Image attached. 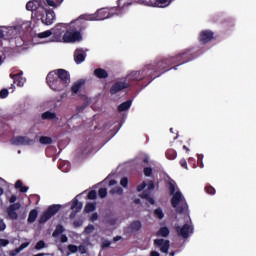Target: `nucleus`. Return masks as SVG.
Here are the masks:
<instances>
[{
  "label": "nucleus",
  "mask_w": 256,
  "mask_h": 256,
  "mask_svg": "<svg viewBox=\"0 0 256 256\" xmlns=\"http://www.w3.org/2000/svg\"><path fill=\"white\" fill-rule=\"evenodd\" d=\"M199 55H201L199 51H195L193 48H187L175 56L162 58L157 62L145 65L140 71L131 72L127 76V79L128 81H144L143 87H147L157 77H161V75L167 73V71H171V69L177 71V67L185 65V63H189L193 59H197Z\"/></svg>",
  "instance_id": "1"
},
{
  "label": "nucleus",
  "mask_w": 256,
  "mask_h": 256,
  "mask_svg": "<svg viewBox=\"0 0 256 256\" xmlns=\"http://www.w3.org/2000/svg\"><path fill=\"white\" fill-rule=\"evenodd\" d=\"M63 0H30L26 4L27 11H31L32 19L42 21L44 25H53L55 21V11L46 9V7H59Z\"/></svg>",
  "instance_id": "2"
},
{
  "label": "nucleus",
  "mask_w": 256,
  "mask_h": 256,
  "mask_svg": "<svg viewBox=\"0 0 256 256\" xmlns=\"http://www.w3.org/2000/svg\"><path fill=\"white\" fill-rule=\"evenodd\" d=\"M46 83L52 91H65L71 83V75L65 69H56L48 73Z\"/></svg>",
  "instance_id": "3"
},
{
  "label": "nucleus",
  "mask_w": 256,
  "mask_h": 256,
  "mask_svg": "<svg viewBox=\"0 0 256 256\" xmlns=\"http://www.w3.org/2000/svg\"><path fill=\"white\" fill-rule=\"evenodd\" d=\"M171 205L174 209H176L177 213H185L187 209H189V205H187V200H185V196L181 191H177L172 194Z\"/></svg>",
  "instance_id": "4"
},
{
  "label": "nucleus",
  "mask_w": 256,
  "mask_h": 256,
  "mask_svg": "<svg viewBox=\"0 0 256 256\" xmlns=\"http://www.w3.org/2000/svg\"><path fill=\"white\" fill-rule=\"evenodd\" d=\"M114 8H101L96 11L94 14H89L86 16V19L90 21H105V19H109V17H113V11Z\"/></svg>",
  "instance_id": "5"
},
{
  "label": "nucleus",
  "mask_w": 256,
  "mask_h": 256,
  "mask_svg": "<svg viewBox=\"0 0 256 256\" xmlns=\"http://www.w3.org/2000/svg\"><path fill=\"white\" fill-rule=\"evenodd\" d=\"M9 201L12 204L7 208V215L12 221H17V219H19V214H17V211L21 209V203H15V201H17V196L15 195H12Z\"/></svg>",
  "instance_id": "6"
},
{
  "label": "nucleus",
  "mask_w": 256,
  "mask_h": 256,
  "mask_svg": "<svg viewBox=\"0 0 256 256\" xmlns=\"http://www.w3.org/2000/svg\"><path fill=\"white\" fill-rule=\"evenodd\" d=\"M88 15H81L78 19L70 23V29L76 33H83L87 29V19Z\"/></svg>",
  "instance_id": "7"
},
{
  "label": "nucleus",
  "mask_w": 256,
  "mask_h": 256,
  "mask_svg": "<svg viewBox=\"0 0 256 256\" xmlns=\"http://www.w3.org/2000/svg\"><path fill=\"white\" fill-rule=\"evenodd\" d=\"M59 211H61L60 204H53V205L49 206L48 209L45 212H43V214L41 215V217L39 219V223L40 224L47 223V221L49 219H51V217L57 215V213H59Z\"/></svg>",
  "instance_id": "8"
},
{
  "label": "nucleus",
  "mask_w": 256,
  "mask_h": 256,
  "mask_svg": "<svg viewBox=\"0 0 256 256\" xmlns=\"http://www.w3.org/2000/svg\"><path fill=\"white\" fill-rule=\"evenodd\" d=\"M79 41H83V36L71 28H69V30H67L63 35L64 43H77Z\"/></svg>",
  "instance_id": "9"
},
{
  "label": "nucleus",
  "mask_w": 256,
  "mask_h": 256,
  "mask_svg": "<svg viewBox=\"0 0 256 256\" xmlns=\"http://www.w3.org/2000/svg\"><path fill=\"white\" fill-rule=\"evenodd\" d=\"M175 231L179 237H183V239H189V233H193V226L189 224H184L182 227L176 225Z\"/></svg>",
  "instance_id": "10"
},
{
  "label": "nucleus",
  "mask_w": 256,
  "mask_h": 256,
  "mask_svg": "<svg viewBox=\"0 0 256 256\" xmlns=\"http://www.w3.org/2000/svg\"><path fill=\"white\" fill-rule=\"evenodd\" d=\"M138 2L148 7H168L169 5V0H138Z\"/></svg>",
  "instance_id": "11"
},
{
  "label": "nucleus",
  "mask_w": 256,
  "mask_h": 256,
  "mask_svg": "<svg viewBox=\"0 0 256 256\" xmlns=\"http://www.w3.org/2000/svg\"><path fill=\"white\" fill-rule=\"evenodd\" d=\"M215 33L211 30H202L199 34V41L201 45H207L213 41Z\"/></svg>",
  "instance_id": "12"
},
{
  "label": "nucleus",
  "mask_w": 256,
  "mask_h": 256,
  "mask_svg": "<svg viewBox=\"0 0 256 256\" xmlns=\"http://www.w3.org/2000/svg\"><path fill=\"white\" fill-rule=\"evenodd\" d=\"M51 31L54 41H63V36L65 35V26L63 24H57Z\"/></svg>",
  "instance_id": "13"
},
{
  "label": "nucleus",
  "mask_w": 256,
  "mask_h": 256,
  "mask_svg": "<svg viewBox=\"0 0 256 256\" xmlns=\"http://www.w3.org/2000/svg\"><path fill=\"white\" fill-rule=\"evenodd\" d=\"M129 87H131V84H129L127 81L116 82L111 86L110 94L117 95V93L123 91V89H129Z\"/></svg>",
  "instance_id": "14"
},
{
  "label": "nucleus",
  "mask_w": 256,
  "mask_h": 256,
  "mask_svg": "<svg viewBox=\"0 0 256 256\" xmlns=\"http://www.w3.org/2000/svg\"><path fill=\"white\" fill-rule=\"evenodd\" d=\"M154 245L160 249L161 253L167 254L169 253V247H171V241L165 240L163 238L155 239Z\"/></svg>",
  "instance_id": "15"
},
{
  "label": "nucleus",
  "mask_w": 256,
  "mask_h": 256,
  "mask_svg": "<svg viewBox=\"0 0 256 256\" xmlns=\"http://www.w3.org/2000/svg\"><path fill=\"white\" fill-rule=\"evenodd\" d=\"M33 143V140L29 139L27 136H16L11 139L12 145H31Z\"/></svg>",
  "instance_id": "16"
},
{
  "label": "nucleus",
  "mask_w": 256,
  "mask_h": 256,
  "mask_svg": "<svg viewBox=\"0 0 256 256\" xmlns=\"http://www.w3.org/2000/svg\"><path fill=\"white\" fill-rule=\"evenodd\" d=\"M87 57V53L83 51V48H78L74 52V61L77 65H81L85 58Z\"/></svg>",
  "instance_id": "17"
},
{
  "label": "nucleus",
  "mask_w": 256,
  "mask_h": 256,
  "mask_svg": "<svg viewBox=\"0 0 256 256\" xmlns=\"http://www.w3.org/2000/svg\"><path fill=\"white\" fill-rule=\"evenodd\" d=\"M10 79H13L14 84L18 87H23V73H17V74H10Z\"/></svg>",
  "instance_id": "18"
},
{
  "label": "nucleus",
  "mask_w": 256,
  "mask_h": 256,
  "mask_svg": "<svg viewBox=\"0 0 256 256\" xmlns=\"http://www.w3.org/2000/svg\"><path fill=\"white\" fill-rule=\"evenodd\" d=\"M94 75L95 77H97L98 79H107V77H109V73L107 72V70L103 69V68H97L94 70Z\"/></svg>",
  "instance_id": "19"
},
{
  "label": "nucleus",
  "mask_w": 256,
  "mask_h": 256,
  "mask_svg": "<svg viewBox=\"0 0 256 256\" xmlns=\"http://www.w3.org/2000/svg\"><path fill=\"white\" fill-rule=\"evenodd\" d=\"M141 227H142L141 221L135 220L130 223L128 229H130L131 233H137V231H141Z\"/></svg>",
  "instance_id": "20"
},
{
  "label": "nucleus",
  "mask_w": 256,
  "mask_h": 256,
  "mask_svg": "<svg viewBox=\"0 0 256 256\" xmlns=\"http://www.w3.org/2000/svg\"><path fill=\"white\" fill-rule=\"evenodd\" d=\"M41 119H43V121H53L54 119H57V113L46 111L42 113Z\"/></svg>",
  "instance_id": "21"
},
{
  "label": "nucleus",
  "mask_w": 256,
  "mask_h": 256,
  "mask_svg": "<svg viewBox=\"0 0 256 256\" xmlns=\"http://www.w3.org/2000/svg\"><path fill=\"white\" fill-rule=\"evenodd\" d=\"M81 209H83V203L79 202L77 198L73 199L71 210L75 211V213L81 212Z\"/></svg>",
  "instance_id": "22"
},
{
  "label": "nucleus",
  "mask_w": 256,
  "mask_h": 256,
  "mask_svg": "<svg viewBox=\"0 0 256 256\" xmlns=\"http://www.w3.org/2000/svg\"><path fill=\"white\" fill-rule=\"evenodd\" d=\"M132 103H133L132 100H127V101L121 103V104L118 106V111H119V113H123V111H129V109H131Z\"/></svg>",
  "instance_id": "23"
},
{
  "label": "nucleus",
  "mask_w": 256,
  "mask_h": 256,
  "mask_svg": "<svg viewBox=\"0 0 256 256\" xmlns=\"http://www.w3.org/2000/svg\"><path fill=\"white\" fill-rule=\"evenodd\" d=\"M38 215H39V212L37 211V209L31 210L27 219L28 223H35V221H37Z\"/></svg>",
  "instance_id": "24"
},
{
  "label": "nucleus",
  "mask_w": 256,
  "mask_h": 256,
  "mask_svg": "<svg viewBox=\"0 0 256 256\" xmlns=\"http://www.w3.org/2000/svg\"><path fill=\"white\" fill-rule=\"evenodd\" d=\"M169 233H171V231L169 230V227L164 226L158 230L156 235L157 237H169Z\"/></svg>",
  "instance_id": "25"
},
{
  "label": "nucleus",
  "mask_w": 256,
  "mask_h": 256,
  "mask_svg": "<svg viewBox=\"0 0 256 256\" xmlns=\"http://www.w3.org/2000/svg\"><path fill=\"white\" fill-rule=\"evenodd\" d=\"M135 3H139V0H134ZM129 5H133V2L130 0H118V7L123 9L124 7H129Z\"/></svg>",
  "instance_id": "26"
},
{
  "label": "nucleus",
  "mask_w": 256,
  "mask_h": 256,
  "mask_svg": "<svg viewBox=\"0 0 256 256\" xmlns=\"http://www.w3.org/2000/svg\"><path fill=\"white\" fill-rule=\"evenodd\" d=\"M83 83H84L83 81H78V82L74 83L73 86L71 87L72 93L77 95V93H79L81 87H83Z\"/></svg>",
  "instance_id": "27"
},
{
  "label": "nucleus",
  "mask_w": 256,
  "mask_h": 256,
  "mask_svg": "<svg viewBox=\"0 0 256 256\" xmlns=\"http://www.w3.org/2000/svg\"><path fill=\"white\" fill-rule=\"evenodd\" d=\"M166 157L170 160L173 161L174 159H177V151L173 149H168L165 153Z\"/></svg>",
  "instance_id": "28"
},
{
  "label": "nucleus",
  "mask_w": 256,
  "mask_h": 256,
  "mask_svg": "<svg viewBox=\"0 0 256 256\" xmlns=\"http://www.w3.org/2000/svg\"><path fill=\"white\" fill-rule=\"evenodd\" d=\"M64 231H65V228L63 227V225H57L56 229L52 233V237H59L61 233H64Z\"/></svg>",
  "instance_id": "29"
},
{
  "label": "nucleus",
  "mask_w": 256,
  "mask_h": 256,
  "mask_svg": "<svg viewBox=\"0 0 256 256\" xmlns=\"http://www.w3.org/2000/svg\"><path fill=\"white\" fill-rule=\"evenodd\" d=\"M97 209V204L96 203H87L84 211L85 213H92V211H95Z\"/></svg>",
  "instance_id": "30"
},
{
  "label": "nucleus",
  "mask_w": 256,
  "mask_h": 256,
  "mask_svg": "<svg viewBox=\"0 0 256 256\" xmlns=\"http://www.w3.org/2000/svg\"><path fill=\"white\" fill-rule=\"evenodd\" d=\"M39 142L42 145H51L53 143V139H51L49 136H41Z\"/></svg>",
  "instance_id": "31"
},
{
  "label": "nucleus",
  "mask_w": 256,
  "mask_h": 256,
  "mask_svg": "<svg viewBox=\"0 0 256 256\" xmlns=\"http://www.w3.org/2000/svg\"><path fill=\"white\" fill-rule=\"evenodd\" d=\"M53 35L52 30H46L44 32L38 33L37 38L38 39H47V37H51Z\"/></svg>",
  "instance_id": "32"
},
{
  "label": "nucleus",
  "mask_w": 256,
  "mask_h": 256,
  "mask_svg": "<svg viewBox=\"0 0 256 256\" xmlns=\"http://www.w3.org/2000/svg\"><path fill=\"white\" fill-rule=\"evenodd\" d=\"M111 195H123V188L121 187H114L110 190Z\"/></svg>",
  "instance_id": "33"
},
{
  "label": "nucleus",
  "mask_w": 256,
  "mask_h": 256,
  "mask_svg": "<svg viewBox=\"0 0 256 256\" xmlns=\"http://www.w3.org/2000/svg\"><path fill=\"white\" fill-rule=\"evenodd\" d=\"M205 191H206V193H208V195H215V193H217V191L215 190V188L213 186H211V184H209L205 187Z\"/></svg>",
  "instance_id": "34"
},
{
  "label": "nucleus",
  "mask_w": 256,
  "mask_h": 256,
  "mask_svg": "<svg viewBox=\"0 0 256 256\" xmlns=\"http://www.w3.org/2000/svg\"><path fill=\"white\" fill-rule=\"evenodd\" d=\"M154 215L158 218V219H163V217H165V214L163 213V210L161 208H157L154 211Z\"/></svg>",
  "instance_id": "35"
},
{
  "label": "nucleus",
  "mask_w": 256,
  "mask_h": 256,
  "mask_svg": "<svg viewBox=\"0 0 256 256\" xmlns=\"http://www.w3.org/2000/svg\"><path fill=\"white\" fill-rule=\"evenodd\" d=\"M98 195L100 199H105V197H107V188H100L98 190Z\"/></svg>",
  "instance_id": "36"
},
{
  "label": "nucleus",
  "mask_w": 256,
  "mask_h": 256,
  "mask_svg": "<svg viewBox=\"0 0 256 256\" xmlns=\"http://www.w3.org/2000/svg\"><path fill=\"white\" fill-rule=\"evenodd\" d=\"M36 251H41V249H45V241L40 240L36 243L35 246Z\"/></svg>",
  "instance_id": "37"
},
{
  "label": "nucleus",
  "mask_w": 256,
  "mask_h": 256,
  "mask_svg": "<svg viewBox=\"0 0 256 256\" xmlns=\"http://www.w3.org/2000/svg\"><path fill=\"white\" fill-rule=\"evenodd\" d=\"M7 97H9V90L4 88L0 91V99H7Z\"/></svg>",
  "instance_id": "38"
},
{
  "label": "nucleus",
  "mask_w": 256,
  "mask_h": 256,
  "mask_svg": "<svg viewBox=\"0 0 256 256\" xmlns=\"http://www.w3.org/2000/svg\"><path fill=\"white\" fill-rule=\"evenodd\" d=\"M143 173H144L145 177H151V175L153 174V168L146 167V168H144Z\"/></svg>",
  "instance_id": "39"
},
{
  "label": "nucleus",
  "mask_w": 256,
  "mask_h": 256,
  "mask_svg": "<svg viewBox=\"0 0 256 256\" xmlns=\"http://www.w3.org/2000/svg\"><path fill=\"white\" fill-rule=\"evenodd\" d=\"M168 189L170 191V195H175V191H176V188H175V183L173 182H169L168 184Z\"/></svg>",
  "instance_id": "40"
},
{
  "label": "nucleus",
  "mask_w": 256,
  "mask_h": 256,
  "mask_svg": "<svg viewBox=\"0 0 256 256\" xmlns=\"http://www.w3.org/2000/svg\"><path fill=\"white\" fill-rule=\"evenodd\" d=\"M87 198L90 200H95L97 199V192L95 190H91L88 195Z\"/></svg>",
  "instance_id": "41"
},
{
  "label": "nucleus",
  "mask_w": 256,
  "mask_h": 256,
  "mask_svg": "<svg viewBox=\"0 0 256 256\" xmlns=\"http://www.w3.org/2000/svg\"><path fill=\"white\" fill-rule=\"evenodd\" d=\"M68 250L70 251V253H77V251H79V247H77L76 245L70 244L68 245Z\"/></svg>",
  "instance_id": "42"
},
{
  "label": "nucleus",
  "mask_w": 256,
  "mask_h": 256,
  "mask_svg": "<svg viewBox=\"0 0 256 256\" xmlns=\"http://www.w3.org/2000/svg\"><path fill=\"white\" fill-rule=\"evenodd\" d=\"M197 163H198V167H200V169H203V167H205V164H203V155H201V154L198 155Z\"/></svg>",
  "instance_id": "43"
},
{
  "label": "nucleus",
  "mask_w": 256,
  "mask_h": 256,
  "mask_svg": "<svg viewBox=\"0 0 256 256\" xmlns=\"http://www.w3.org/2000/svg\"><path fill=\"white\" fill-rule=\"evenodd\" d=\"M7 229V224L5 223V220L0 218V233H3Z\"/></svg>",
  "instance_id": "44"
},
{
  "label": "nucleus",
  "mask_w": 256,
  "mask_h": 256,
  "mask_svg": "<svg viewBox=\"0 0 256 256\" xmlns=\"http://www.w3.org/2000/svg\"><path fill=\"white\" fill-rule=\"evenodd\" d=\"M120 185L123 186L124 188H127V185H129V179H127V177L121 178Z\"/></svg>",
  "instance_id": "45"
},
{
  "label": "nucleus",
  "mask_w": 256,
  "mask_h": 256,
  "mask_svg": "<svg viewBox=\"0 0 256 256\" xmlns=\"http://www.w3.org/2000/svg\"><path fill=\"white\" fill-rule=\"evenodd\" d=\"M94 229H95V226L93 224H90L85 228V233L89 235L90 233H93Z\"/></svg>",
  "instance_id": "46"
},
{
  "label": "nucleus",
  "mask_w": 256,
  "mask_h": 256,
  "mask_svg": "<svg viewBox=\"0 0 256 256\" xmlns=\"http://www.w3.org/2000/svg\"><path fill=\"white\" fill-rule=\"evenodd\" d=\"M9 245V240L0 238V249L1 247H7Z\"/></svg>",
  "instance_id": "47"
},
{
  "label": "nucleus",
  "mask_w": 256,
  "mask_h": 256,
  "mask_svg": "<svg viewBox=\"0 0 256 256\" xmlns=\"http://www.w3.org/2000/svg\"><path fill=\"white\" fill-rule=\"evenodd\" d=\"M145 187H147V183L142 182L140 185L137 186V191L138 193H141V191H143V189H145Z\"/></svg>",
  "instance_id": "48"
},
{
  "label": "nucleus",
  "mask_w": 256,
  "mask_h": 256,
  "mask_svg": "<svg viewBox=\"0 0 256 256\" xmlns=\"http://www.w3.org/2000/svg\"><path fill=\"white\" fill-rule=\"evenodd\" d=\"M151 197V195L149 194V191L144 190L141 194V198L142 199H149Z\"/></svg>",
  "instance_id": "49"
},
{
  "label": "nucleus",
  "mask_w": 256,
  "mask_h": 256,
  "mask_svg": "<svg viewBox=\"0 0 256 256\" xmlns=\"http://www.w3.org/2000/svg\"><path fill=\"white\" fill-rule=\"evenodd\" d=\"M78 251H79V253H81V255H85V253H87V248H85V246H83V245H80L78 247Z\"/></svg>",
  "instance_id": "50"
},
{
  "label": "nucleus",
  "mask_w": 256,
  "mask_h": 256,
  "mask_svg": "<svg viewBox=\"0 0 256 256\" xmlns=\"http://www.w3.org/2000/svg\"><path fill=\"white\" fill-rule=\"evenodd\" d=\"M107 247H111V242L109 240H104L102 242V249H107Z\"/></svg>",
  "instance_id": "51"
},
{
  "label": "nucleus",
  "mask_w": 256,
  "mask_h": 256,
  "mask_svg": "<svg viewBox=\"0 0 256 256\" xmlns=\"http://www.w3.org/2000/svg\"><path fill=\"white\" fill-rule=\"evenodd\" d=\"M27 247H29V242H24L20 245L18 251H23V249H27Z\"/></svg>",
  "instance_id": "52"
},
{
  "label": "nucleus",
  "mask_w": 256,
  "mask_h": 256,
  "mask_svg": "<svg viewBox=\"0 0 256 256\" xmlns=\"http://www.w3.org/2000/svg\"><path fill=\"white\" fill-rule=\"evenodd\" d=\"M180 165H181V167H183V169H189V168L187 167V160H185L184 158H182V159L180 160Z\"/></svg>",
  "instance_id": "53"
},
{
  "label": "nucleus",
  "mask_w": 256,
  "mask_h": 256,
  "mask_svg": "<svg viewBox=\"0 0 256 256\" xmlns=\"http://www.w3.org/2000/svg\"><path fill=\"white\" fill-rule=\"evenodd\" d=\"M81 225H83V220H75L74 222H73V226L74 227H81Z\"/></svg>",
  "instance_id": "54"
},
{
  "label": "nucleus",
  "mask_w": 256,
  "mask_h": 256,
  "mask_svg": "<svg viewBox=\"0 0 256 256\" xmlns=\"http://www.w3.org/2000/svg\"><path fill=\"white\" fill-rule=\"evenodd\" d=\"M60 241L61 243H67L69 241V238L67 237V235L62 234L60 237Z\"/></svg>",
  "instance_id": "55"
},
{
  "label": "nucleus",
  "mask_w": 256,
  "mask_h": 256,
  "mask_svg": "<svg viewBox=\"0 0 256 256\" xmlns=\"http://www.w3.org/2000/svg\"><path fill=\"white\" fill-rule=\"evenodd\" d=\"M22 187H23V181H21V180L16 181L15 189H20Z\"/></svg>",
  "instance_id": "56"
},
{
  "label": "nucleus",
  "mask_w": 256,
  "mask_h": 256,
  "mask_svg": "<svg viewBox=\"0 0 256 256\" xmlns=\"http://www.w3.org/2000/svg\"><path fill=\"white\" fill-rule=\"evenodd\" d=\"M99 219V215L97 213H93L90 217V221L95 222Z\"/></svg>",
  "instance_id": "57"
},
{
  "label": "nucleus",
  "mask_w": 256,
  "mask_h": 256,
  "mask_svg": "<svg viewBox=\"0 0 256 256\" xmlns=\"http://www.w3.org/2000/svg\"><path fill=\"white\" fill-rule=\"evenodd\" d=\"M153 189H155V183H153V181H150L148 183V190L153 191Z\"/></svg>",
  "instance_id": "58"
},
{
  "label": "nucleus",
  "mask_w": 256,
  "mask_h": 256,
  "mask_svg": "<svg viewBox=\"0 0 256 256\" xmlns=\"http://www.w3.org/2000/svg\"><path fill=\"white\" fill-rule=\"evenodd\" d=\"M28 191H29V187H27V186H22L20 188V193H27Z\"/></svg>",
  "instance_id": "59"
},
{
  "label": "nucleus",
  "mask_w": 256,
  "mask_h": 256,
  "mask_svg": "<svg viewBox=\"0 0 256 256\" xmlns=\"http://www.w3.org/2000/svg\"><path fill=\"white\" fill-rule=\"evenodd\" d=\"M147 202L150 203V205H155V199H153L151 196L146 199Z\"/></svg>",
  "instance_id": "60"
},
{
  "label": "nucleus",
  "mask_w": 256,
  "mask_h": 256,
  "mask_svg": "<svg viewBox=\"0 0 256 256\" xmlns=\"http://www.w3.org/2000/svg\"><path fill=\"white\" fill-rule=\"evenodd\" d=\"M77 213L79 212H75L72 210V212L70 213V219H75V216L77 215Z\"/></svg>",
  "instance_id": "61"
},
{
  "label": "nucleus",
  "mask_w": 256,
  "mask_h": 256,
  "mask_svg": "<svg viewBox=\"0 0 256 256\" xmlns=\"http://www.w3.org/2000/svg\"><path fill=\"white\" fill-rule=\"evenodd\" d=\"M113 185H117V181L116 180H110L109 181V186L113 187Z\"/></svg>",
  "instance_id": "62"
},
{
  "label": "nucleus",
  "mask_w": 256,
  "mask_h": 256,
  "mask_svg": "<svg viewBox=\"0 0 256 256\" xmlns=\"http://www.w3.org/2000/svg\"><path fill=\"white\" fill-rule=\"evenodd\" d=\"M150 256H161V254H159V252H157V251H152L150 253Z\"/></svg>",
  "instance_id": "63"
},
{
  "label": "nucleus",
  "mask_w": 256,
  "mask_h": 256,
  "mask_svg": "<svg viewBox=\"0 0 256 256\" xmlns=\"http://www.w3.org/2000/svg\"><path fill=\"white\" fill-rule=\"evenodd\" d=\"M114 243H117V241H121V236H116L113 238Z\"/></svg>",
  "instance_id": "64"
}]
</instances>
